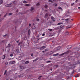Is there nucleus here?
<instances>
[{
    "instance_id": "f257e3e1",
    "label": "nucleus",
    "mask_w": 80,
    "mask_h": 80,
    "mask_svg": "<svg viewBox=\"0 0 80 80\" xmlns=\"http://www.w3.org/2000/svg\"><path fill=\"white\" fill-rule=\"evenodd\" d=\"M22 77V74L20 75H15L14 77V78L16 79V78H20Z\"/></svg>"
},
{
    "instance_id": "f03ea898",
    "label": "nucleus",
    "mask_w": 80,
    "mask_h": 80,
    "mask_svg": "<svg viewBox=\"0 0 80 80\" xmlns=\"http://www.w3.org/2000/svg\"><path fill=\"white\" fill-rule=\"evenodd\" d=\"M72 47V45H69L67 46V49H70Z\"/></svg>"
},
{
    "instance_id": "7ed1b4c3",
    "label": "nucleus",
    "mask_w": 80,
    "mask_h": 80,
    "mask_svg": "<svg viewBox=\"0 0 80 80\" xmlns=\"http://www.w3.org/2000/svg\"><path fill=\"white\" fill-rule=\"evenodd\" d=\"M33 10H34V8H33V7H31V9H30V11H31V12H33Z\"/></svg>"
},
{
    "instance_id": "20e7f679",
    "label": "nucleus",
    "mask_w": 80,
    "mask_h": 80,
    "mask_svg": "<svg viewBox=\"0 0 80 80\" xmlns=\"http://www.w3.org/2000/svg\"><path fill=\"white\" fill-rule=\"evenodd\" d=\"M4 74L5 75H6V76L8 75V72H7V70H6L5 71V72H4Z\"/></svg>"
},
{
    "instance_id": "39448f33",
    "label": "nucleus",
    "mask_w": 80,
    "mask_h": 80,
    "mask_svg": "<svg viewBox=\"0 0 80 80\" xmlns=\"http://www.w3.org/2000/svg\"><path fill=\"white\" fill-rule=\"evenodd\" d=\"M60 28L61 30H62V29H63V28H64V26H63V25H61L60 26Z\"/></svg>"
},
{
    "instance_id": "423d86ee",
    "label": "nucleus",
    "mask_w": 80,
    "mask_h": 80,
    "mask_svg": "<svg viewBox=\"0 0 80 80\" xmlns=\"http://www.w3.org/2000/svg\"><path fill=\"white\" fill-rule=\"evenodd\" d=\"M7 7H12V5L11 4H7L6 5Z\"/></svg>"
},
{
    "instance_id": "0eeeda50",
    "label": "nucleus",
    "mask_w": 80,
    "mask_h": 80,
    "mask_svg": "<svg viewBox=\"0 0 80 80\" xmlns=\"http://www.w3.org/2000/svg\"><path fill=\"white\" fill-rule=\"evenodd\" d=\"M20 71H22V70H23V67L22 66H20Z\"/></svg>"
},
{
    "instance_id": "6e6552de",
    "label": "nucleus",
    "mask_w": 80,
    "mask_h": 80,
    "mask_svg": "<svg viewBox=\"0 0 80 80\" xmlns=\"http://www.w3.org/2000/svg\"><path fill=\"white\" fill-rule=\"evenodd\" d=\"M51 19L52 20H53L54 22H55V18H54L52 16L51 17Z\"/></svg>"
},
{
    "instance_id": "1a4fd4ad",
    "label": "nucleus",
    "mask_w": 80,
    "mask_h": 80,
    "mask_svg": "<svg viewBox=\"0 0 80 80\" xmlns=\"http://www.w3.org/2000/svg\"><path fill=\"white\" fill-rule=\"evenodd\" d=\"M3 0H0V5L2 4L3 3Z\"/></svg>"
},
{
    "instance_id": "9d476101",
    "label": "nucleus",
    "mask_w": 80,
    "mask_h": 80,
    "mask_svg": "<svg viewBox=\"0 0 80 80\" xmlns=\"http://www.w3.org/2000/svg\"><path fill=\"white\" fill-rule=\"evenodd\" d=\"M60 48H61L60 46H58L57 48L56 49L57 50H59L60 49Z\"/></svg>"
},
{
    "instance_id": "9b49d317",
    "label": "nucleus",
    "mask_w": 80,
    "mask_h": 80,
    "mask_svg": "<svg viewBox=\"0 0 80 80\" xmlns=\"http://www.w3.org/2000/svg\"><path fill=\"white\" fill-rule=\"evenodd\" d=\"M48 14L47 13L45 15V18H48Z\"/></svg>"
},
{
    "instance_id": "f8f14e48",
    "label": "nucleus",
    "mask_w": 80,
    "mask_h": 80,
    "mask_svg": "<svg viewBox=\"0 0 80 80\" xmlns=\"http://www.w3.org/2000/svg\"><path fill=\"white\" fill-rule=\"evenodd\" d=\"M63 23L62 22H59L58 23H57V25H62V24Z\"/></svg>"
},
{
    "instance_id": "ddd939ff",
    "label": "nucleus",
    "mask_w": 80,
    "mask_h": 80,
    "mask_svg": "<svg viewBox=\"0 0 80 80\" xmlns=\"http://www.w3.org/2000/svg\"><path fill=\"white\" fill-rule=\"evenodd\" d=\"M16 53H19L20 52H19V49H17L16 50Z\"/></svg>"
},
{
    "instance_id": "4468645a",
    "label": "nucleus",
    "mask_w": 80,
    "mask_h": 80,
    "mask_svg": "<svg viewBox=\"0 0 80 80\" xmlns=\"http://www.w3.org/2000/svg\"><path fill=\"white\" fill-rule=\"evenodd\" d=\"M39 5H40V3H39V2L37 3L36 4V6L37 7H38V6H39Z\"/></svg>"
},
{
    "instance_id": "2eb2a0df",
    "label": "nucleus",
    "mask_w": 80,
    "mask_h": 80,
    "mask_svg": "<svg viewBox=\"0 0 80 80\" xmlns=\"http://www.w3.org/2000/svg\"><path fill=\"white\" fill-rule=\"evenodd\" d=\"M29 63V61H27L25 62V64H28Z\"/></svg>"
},
{
    "instance_id": "dca6fc26",
    "label": "nucleus",
    "mask_w": 80,
    "mask_h": 80,
    "mask_svg": "<svg viewBox=\"0 0 80 80\" xmlns=\"http://www.w3.org/2000/svg\"><path fill=\"white\" fill-rule=\"evenodd\" d=\"M43 48H43V47H42L40 48V50H43Z\"/></svg>"
},
{
    "instance_id": "f3484780",
    "label": "nucleus",
    "mask_w": 80,
    "mask_h": 80,
    "mask_svg": "<svg viewBox=\"0 0 80 80\" xmlns=\"http://www.w3.org/2000/svg\"><path fill=\"white\" fill-rule=\"evenodd\" d=\"M59 55V54H58V53L56 54H53V56H57V55Z\"/></svg>"
},
{
    "instance_id": "a211bd4d",
    "label": "nucleus",
    "mask_w": 80,
    "mask_h": 80,
    "mask_svg": "<svg viewBox=\"0 0 80 80\" xmlns=\"http://www.w3.org/2000/svg\"><path fill=\"white\" fill-rule=\"evenodd\" d=\"M68 33H69V32L68 31L67 32H66L65 33V34L66 35H67L68 34Z\"/></svg>"
},
{
    "instance_id": "6ab92c4d",
    "label": "nucleus",
    "mask_w": 80,
    "mask_h": 80,
    "mask_svg": "<svg viewBox=\"0 0 80 80\" xmlns=\"http://www.w3.org/2000/svg\"><path fill=\"white\" fill-rule=\"evenodd\" d=\"M44 7L45 8H48V5H45Z\"/></svg>"
},
{
    "instance_id": "aec40b11",
    "label": "nucleus",
    "mask_w": 80,
    "mask_h": 80,
    "mask_svg": "<svg viewBox=\"0 0 80 80\" xmlns=\"http://www.w3.org/2000/svg\"><path fill=\"white\" fill-rule=\"evenodd\" d=\"M28 34H29V35L30 34V29H29L28 30Z\"/></svg>"
},
{
    "instance_id": "412c9836",
    "label": "nucleus",
    "mask_w": 80,
    "mask_h": 80,
    "mask_svg": "<svg viewBox=\"0 0 80 80\" xmlns=\"http://www.w3.org/2000/svg\"><path fill=\"white\" fill-rule=\"evenodd\" d=\"M11 62H12V64H13L14 63H15V61H11Z\"/></svg>"
},
{
    "instance_id": "4be33fe9",
    "label": "nucleus",
    "mask_w": 80,
    "mask_h": 80,
    "mask_svg": "<svg viewBox=\"0 0 80 80\" xmlns=\"http://www.w3.org/2000/svg\"><path fill=\"white\" fill-rule=\"evenodd\" d=\"M70 20L69 18H67L65 20H65L66 21H68V20Z\"/></svg>"
},
{
    "instance_id": "5701e85b",
    "label": "nucleus",
    "mask_w": 80,
    "mask_h": 80,
    "mask_svg": "<svg viewBox=\"0 0 80 80\" xmlns=\"http://www.w3.org/2000/svg\"><path fill=\"white\" fill-rule=\"evenodd\" d=\"M22 57H23L24 56V54L23 53L21 54L20 55Z\"/></svg>"
},
{
    "instance_id": "b1692460",
    "label": "nucleus",
    "mask_w": 80,
    "mask_h": 80,
    "mask_svg": "<svg viewBox=\"0 0 80 80\" xmlns=\"http://www.w3.org/2000/svg\"><path fill=\"white\" fill-rule=\"evenodd\" d=\"M12 15V13H9V14H8V15L9 16H10V15Z\"/></svg>"
},
{
    "instance_id": "393cba45",
    "label": "nucleus",
    "mask_w": 80,
    "mask_h": 80,
    "mask_svg": "<svg viewBox=\"0 0 80 80\" xmlns=\"http://www.w3.org/2000/svg\"><path fill=\"white\" fill-rule=\"evenodd\" d=\"M3 36L4 37H7V34H5V35H3Z\"/></svg>"
},
{
    "instance_id": "a878e982",
    "label": "nucleus",
    "mask_w": 80,
    "mask_h": 80,
    "mask_svg": "<svg viewBox=\"0 0 80 80\" xmlns=\"http://www.w3.org/2000/svg\"><path fill=\"white\" fill-rule=\"evenodd\" d=\"M11 46V45H10V44H8V48H9V47H10Z\"/></svg>"
},
{
    "instance_id": "bb28decb",
    "label": "nucleus",
    "mask_w": 80,
    "mask_h": 80,
    "mask_svg": "<svg viewBox=\"0 0 80 80\" xmlns=\"http://www.w3.org/2000/svg\"><path fill=\"white\" fill-rule=\"evenodd\" d=\"M2 43H5V40H2Z\"/></svg>"
},
{
    "instance_id": "cd10ccee",
    "label": "nucleus",
    "mask_w": 80,
    "mask_h": 80,
    "mask_svg": "<svg viewBox=\"0 0 80 80\" xmlns=\"http://www.w3.org/2000/svg\"><path fill=\"white\" fill-rule=\"evenodd\" d=\"M3 58H2L3 60H4L5 59V55H3Z\"/></svg>"
},
{
    "instance_id": "c85d7f7f",
    "label": "nucleus",
    "mask_w": 80,
    "mask_h": 80,
    "mask_svg": "<svg viewBox=\"0 0 80 80\" xmlns=\"http://www.w3.org/2000/svg\"><path fill=\"white\" fill-rule=\"evenodd\" d=\"M33 29H35V26H33L32 27Z\"/></svg>"
},
{
    "instance_id": "c756f323",
    "label": "nucleus",
    "mask_w": 80,
    "mask_h": 80,
    "mask_svg": "<svg viewBox=\"0 0 80 80\" xmlns=\"http://www.w3.org/2000/svg\"><path fill=\"white\" fill-rule=\"evenodd\" d=\"M9 64H10V65H11V64H12V62H9Z\"/></svg>"
},
{
    "instance_id": "7c9ffc66",
    "label": "nucleus",
    "mask_w": 80,
    "mask_h": 80,
    "mask_svg": "<svg viewBox=\"0 0 80 80\" xmlns=\"http://www.w3.org/2000/svg\"><path fill=\"white\" fill-rule=\"evenodd\" d=\"M23 3H27V2H26V1H23Z\"/></svg>"
},
{
    "instance_id": "2f4dec72",
    "label": "nucleus",
    "mask_w": 80,
    "mask_h": 80,
    "mask_svg": "<svg viewBox=\"0 0 80 80\" xmlns=\"http://www.w3.org/2000/svg\"><path fill=\"white\" fill-rule=\"evenodd\" d=\"M17 3V2L15 1H14L13 2V3L14 4H15V3Z\"/></svg>"
},
{
    "instance_id": "473e14b6",
    "label": "nucleus",
    "mask_w": 80,
    "mask_h": 80,
    "mask_svg": "<svg viewBox=\"0 0 80 80\" xmlns=\"http://www.w3.org/2000/svg\"><path fill=\"white\" fill-rule=\"evenodd\" d=\"M5 64H6V65H8V62H6L5 63Z\"/></svg>"
},
{
    "instance_id": "72a5a7b5",
    "label": "nucleus",
    "mask_w": 80,
    "mask_h": 80,
    "mask_svg": "<svg viewBox=\"0 0 80 80\" xmlns=\"http://www.w3.org/2000/svg\"><path fill=\"white\" fill-rule=\"evenodd\" d=\"M22 43V42H20L19 43V44L18 45H21Z\"/></svg>"
},
{
    "instance_id": "f704fd0d",
    "label": "nucleus",
    "mask_w": 80,
    "mask_h": 80,
    "mask_svg": "<svg viewBox=\"0 0 80 80\" xmlns=\"http://www.w3.org/2000/svg\"><path fill=\"white\" fill-rule=\"evenodd\" d=\"M48 2H51V3L53 2V1H51L50 0H48Z\"/></svg>"
},
{
    "instance_id": "c9c22d12",
    "label": "nucleus",
    "mask_w": 80,
    "mask_h": 80,
    "mask_svg": "<svg viewBox=\"0 0 80 80\" xmlns=\"http://www.w3.org/2000/svg\"><path fill=\"white\" fill-rule=\"evenodd\" d=\"M48 30H49V31H52V29H48Z\"/></svg>"
},
{
    "instance_id": "e433bc0d",
    "label": "nucleus",
    "mask_w": 80,
    "mask_h": 80,
    "mask_svg": "<svg viewBox=\"0 0 80 80\" xmlns=\"http://www.w3.org/2000/svg\"><path fill=\"white\" fill-rule=\"evenodd\" d=\"M59 28V27H58L57 28H55V29L56 30H58V29Z\"/></svg>"
},
{
    "instance_id": "4c0bfd02",
    "label": "nucleus",
    "mask_w": 80,
    "mask_h": 80,
    "mask_svg": "<svg viewBox=\"0 0 80 80\" xmlns=\"http://www.w3.org/2000/svg\"><path fill=\"white\" fill-rule=\"evenodd\" d=\"M42 48H46V47H47V46H42Z\"/></svg>"
},
{
    "instance_id": "58836bf2",
    "label": "nucleus",
    "mask_w": 80,
    "mask_h": 80,
    "mask_svg": "<svg viewBox=\"0 0 80 80\" xmlns=\"http://www.w3.org/2000/svg\"><path fill=\"white\" fill-rule=\"evenodd\" d=\"M25 5L26 6H30V5L28 4H25Z\"/></svg>"
},
{
    "instance_id": "ea45409f",
    "label": "nucleus",
    "mask_w": 80,
    "mask_h": 80,
    "mask_svg": "<svg viewBox=\"0 0 80 80\" xmlns=\"http://www.w3.org/2000/svg\"><path fill=\"white\" fill-rule=\"evenodd\" d=\"M42 36H45V34L43 33L42 34Z\"/></svg>"
},
{
    "instance_id": "a19ab883",
    "label": "nucleus",
    "mask_w": 80,
    "mask_h": 80,
    "mask_svg": "<svg viewBox=\"0 0 80 80\" xmlns=\"http://www.w3.org/2000/svg\"><path fill=\"white\" fill-rule=\"evenodd\" d=\"M41 77H42V76H40L38 78V79H40V78H41Z\"/></svg>"
},
{
    "instance_id": "79ce46f5",
    "label": "nucleus",
    "mask_w": 80,
    "mask_h": 80,
    "mask_svg": "<svg viewBox=\"0 0 80 80\" xmlns=\"http://www.w3.org/2000/svg\"><path fill=\"white\" fill-rule=\"evenodd\" d=\"M76 77H79V75L78 74V75H76Z\"/></svg>"
},
{
    "instance_id": "37998d69",
    "label": "nucleus",
    "mask_w": 80,
    "mask_h": 80,
    "mask_svg": "<svg viewBox=\"0 0 80 80\" xmlns=\"http://www.w3.org/2000/svg\"><path fill=\"white\" fill-rule=\"evenodd\" d=\"M59 9H61V10H62V8H61V7H60L59 8Z\"/></svg>"
},
{
    "instance_id": "c03bdc74",
    "label": "nucleus",
    "mask_w": 80,
    "mask_h": 80,
    "mask_svg": "<svg viewBox=\"0 0 80 80\" xmlns=\"http://www.w3.org/2000/svg\"><path fill=\"white\" fill-rule=\"evenodd\" d=\"M31 57H33V54H31Z\"/></svg>"
},
{
    "instance_id": "a18cd8bd",
    "label": "nucleus",
    "mask_w": 80,
    "mask_h": 80,
    "mask_svg": "<svg viewBox=\"0 0 80 80\" xmlns=\"http://www.w3.org/2000/svg\"><path fill=\"white\" fill-rule=\"evenodd\" d=\"M74 3H75L73 2V3L72 4H71L72 6H73V5H74Z\"/></svg>"
},
{
    "instance_id": "49530a36",
    "label": "nucleus",
    "mask_w": 80,
    "mask_h": 80,
    "mask_svg": "<svg viewBox=\"0 0 80 80\" xmlns=\"http://www.w3.org/2000/svg\"><path fill=\"white\" fill-rule=\"evenodd\" d=\"M10 57H13V54H10Z\"/></svg>"
},
{
    "instance_id": "de8ad7c7",
    "label": "nucleus",
    "mask_w": 80,
    "mask_h": 80,
    "mask_svg": "<svg viewBox=\"0 0 80 80\" xmlns=\"http://www.w3.org/2000/svg\"><path fill=\"white\" fill-rule=\"evenodd\" d=\"M2 18H0V22H1V21H2Z\"/></svg>"
},
{
    "instance_id": "09e8293b",
    "label": "nucleus",
    "mask_w": 80,
    "mask_h": 80,
    "mask_svg": "<svg viewBox=\"0 0 80 80\" xmlns=\"http://www.w3.org/2000/svg\"><path fill=\"white\" fill-rule=\"evenodd\" d=\"M37 21H39V19H38V18L37 19Z\"/></svg>"
},
{
    "instance_id": "8fccbe9b",
    "label": "nucleus",
    "mask_w": 80,
    "mask_h": 80,
    "mask_svg": "<svg viewBox=\"0 0 80 80\" xmlns=\"http://www.w3.org/2000/svg\"><path fill=\"white\" fill-rule=\"evenodd\" d=\"M29 25V27H31V26H32V25L30 23Z\"/></svg>"
},
{
    "instance_id": "3c124183",
    "label": "nucleus",
    "mask_w": 80,
    "mask_h": 80,
    "mask_svg": "<svg viewBox=\"0 0 80 80\" xmlns=\"http://www.w3.org/2000/svg\"><path fill=\"white\" fill-rule=\"evenodd\" d=\"M37 60H38L37 58L36 59H35L34 60H35V61H36Z\"/></svg>"
},
{
    "instance_id": "603ef678",
    "label": "nucleus",
    "mask_w": 80,
    "mask_h": 80,
    "mask_svg": "<svg viewBox=\"0 0 80 80\" xmlns=\"http://www.w3.org/2000/svg\"><path fill=\"white\" fill-rule=\"evenodd\" d=\"M36 62V61H35V60H33V62Z\"/></svg>"
},
{
    "instance_id": "864d4df0",
    "label": "nucleus",
    "mask_w": 80,
    "mask_h": 80,
    "mask_svg": "<svg viewBox=\"0 0 80 80\" xmlns=\"http://www.w3.org/2000/svg\"><path fill=\"white\" fill-rule=\"evenodd\" d=\"M78 0H76V2H78Z\"/></svg>"
},
{
    "instance_id": "5fc2aeb1",
    "label": "nucleus",
    "mask_w": 80,
    "mask_h": 80,
    "mask_svg": "<svg viewBox=\"0 0 80 80\" xmlns=\"http://www.w3.org/2000/svg\"><path fill=\"white\" fill-rule=\"evenodd\" d=\"M18 12V10L17 9L16 11V12Z\"/></svg>"
},
{
    "instance_id": "6e6d98bb",
    "label": "nucleus",
    "mask_w": 80,
    "mask_h": 80,
    "mask_svg": "<svg viewBox=\"0 0 80 80\" xmlns=\"http://www.w3.org/2000/svg\"><path fill=\"white\" fill-rule=\"evenodd\" d=\"M19 42V40H18V41H17V43H18Z\"/></svg>"
},
{
    "instance_id": "4d7b16f0",
    "label": "nucleus",
    "mask_w": 80,
    "mask_h": 80,
    "mask_svg": "<svg viewBox=\"0 0 80 80\" xmlns=\"http://www.w3.org/2000/svg\"><path fill=\"white\" fill-rule=\"evenodd\" d=\"M63 55H64V53H62V54L61 55V56Z\"/></svg>"
},
{
    "instance_id": "13d9d810",
    "label": "nucleus",
    "mask_w": 80,
    "mask_h": 80,
    "mask_svg": "<svg viewBox=\"0 0 80 80\" xmlns=\"http://www.w3.org/2000/svg\"><path fill=\"white\" fill-rule=\"evenodd\" d=\"M66 28H67V29H68V27H66Z\"/></svg>"
},
{
    "instance_id": "bf43d9fd",
    "label": "nucleus",
    "mask_w": 80,
    "mask_h": 80,
    "mask_svg": "<svg viewBox=\"0 0 80 80\" xmlns=\"http://www.w3.org/2000/svg\"><path fill=\"white\" fill-rule=\"evenodd\" d=\"M45 51H47V49H45Z\"/></svg>"
},
{
    "instance_id": "052dcab7",
    "label": "nucleus",
    "mask_w": 80,
    "mask_h": 80,
    "mask_svg": "<svg viewBox=\"0 0 80 80\" xmlns=\"http://www.w3.org/2000/svg\"><path fill=\"white\" fill-rule=\"evenodd\" d=\"M49 16H51V15L50 14H49Z\"/></svg>"
},
{
    "instance_id": "680f3d73",
    "label": "nucleus",
    "mask_w": 80,
    "mask_h": 80,
    "mask_svg": "<svg viewBox=\"0 0 80 80\" xmlns=\"http://www.w3.org/2000/svg\"><path fill=\"white\" fill-rule=\"evenodd\" d=\"M68 28H71V27H69Z\"/></svg>"
},
{
    "instance_id": "e2e57ef3",
    "label": "nucleus",
    "mask_w": 80,
    "mask_h": 80,
    "mask_svg": "<svg viewBox=\"0 0 80 80\" xmlns=\"http://www.w3.org/2000/svg\"><path fill=\"white\" fill-rule=\"evenodd\" d=\"M78 9H80V7H78Z\"/></svg>"
},
{
    "instance_id": "0e129e2a",
    "label": "nucleus",
    "mask_w": 80,
    "mask_h": 80,
    "mask_svg": "<svg viewBox=\"0 0 80 80\" xmlns=\"http://www.w3.org/2000/svg\"><path fill=\"white\" fill-rule=\"evenodd\" d=\"M49 62H50V61H48L47 62V63H48Z\"/></svg>"
},
{
    "instance_id": "69168bd1",
    "label": "nucleus",
    "mask_w": 80,
    "mask_h": 80,
    "mask_svg": "<svg viewBox=\"0 0 80 80\" xmlns=\"http://www.w3.org/2000/svg\"><path fill=\"white\" fill-rule=\"evenodd\" d=\"M55 6H57V4H55Z\"/></svg>"
},
{
    "instance_id": "338daca9",
    "label": "nucleus",
    "mask_w": 80,
    "mask_h": 80,
    "mask_svg": "<svg viewBox=\"0 0 80 80\" xmlns=\"http://www.w3.org/2000/svg\"><path fill=\"white\" fill-rule=\"evenodd\" d=\"M10 80H13V79H10Z\"/></svg>"
},
{
    "instance_id": "774afa93",
    "label": "nucleus",
    "mask_w": 80,
    "mask_h": 80,
    "mask_svg": "<svg viewBox=\"0 0 80 80\" xmlns=\"http://www.w3.org/2000/svg\"><path fill=\"white\" fill-rule=\"evenodd\" d=\"M44 52H45V51H42V52H43V53Z\"/></svg>"
}]
</instances>
